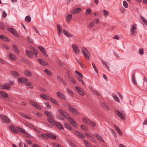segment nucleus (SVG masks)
<instances>
[{"mask_svg": "<svg viewBox=\"0 0 147 147\" xmlns=\"http://www.w3.org/2000/svg\"><path fill=\"white\" fill-rule=\"evenodd\" d=\"M66 106L68 108V110L70 112L72 113L73 114L76 115H79V113L78 110L71 107V105L69 104L66 105Z\"/></svg>", "mask_w": 147, "mask_h": 147, "instance_id": "obj_1", "label": "nucleus"}, {"mask_svg": "<svg viewBox=\"0 0 147 147\" xmlns=\"http://www.w3.org/2000/svg\"><path fill=\"white\" fill-rule=\"evenodd\" d=\"M81 51L85 57L88 60H89V57L90 55V54L89 51L86 48L83 47L81 49Z\"/></svg>", "mask_w": 147, "mask_h": 147, "instance_id": "obj_2", "label": "nucleus"}, {"mask_svg": "<svg viewBox=\"0 0 147 147\" xmlns=\"http://www.w3.org/2000/svg\"><path fill=\"white\" fill-rule=\"evenodd\" d=\"M83 120L86 124L90 125L92 127H94L96 126V124L95 122H92L88 119L86 118H83Z\"/></svg>", "mask_w": 147, "mask_h": 147, "instance_id": "obj_3", "label": "nucleus"}, {"mask_svg": "<svg viewBox=\"0 0 147 147\" xmlns=\"http://www.w3.org/2000/svg\"><path fill=\"white\" fill-rule=\"evenodd\" d=\"M58 111L59 113L64 117L68 119H71V117L69 116V115L65 111L61 109H58Z\"/></svg>", "mask_w": 147, "mask_h": 147, "instance_id": "obj_4", "label": "nucleus"}, {"mask_svg": "<svg viewBox=\"0 0 147 147\" xmlns=\"http://www.w3.org/2000/svg\"><path fill=\"white\" fill-rule=\"evenodd\" d=\"M115 112L117 115L121 119H125L123 116L125 115V114L123 111H120L118 110H116Z\"/></svg>", "mask_w": 147, "mask_h": 147, "instance_id": "obj_5", "label": "nucleus"}, {"mask_svg": "<svg viewBox=\"0 0 147 147\" xmlns=\"http://www.w3.org/2000/svg\"><path fill=\"white\" fill-rule=\"evenodd\" d=\"M72 47L74 52L76 55H78L80 53V51L78 47L76 44H73Z\"/></svg>", "mask_w": 147, "mask_h": 147, "instance_id": "obj_6", "label": "nucleus"}, {"mask_svg": "<svg viewBox=\"0 0 147 147\" xmlns=\"http://www.w3.org/2000/svg\"><path fill=\"white\" fill-rule=\"evenodd\" d=\"M30 104L32 105L33 106L36 108L40 110L41 109L40 105L38 104L36 102L33 101H31L30 102Z\"/></svg>", "mask_w": 147, "mask_h": 147, "instance_id": "obj_7", "label": "nucleus"}, {"mask_svg": "<svg viewBox=\"0 0 147 147\" xmlns=\"http://www.w3.org/2000/svg\"><path fill=\"white\" fill-rule=\"evenodd\" d=\"M75 88L78 93L81 95L83 96L85 94V93L83 90L78 86H76Z\"/></svg>", "mask_w": 147, "mask_h": 147, "instance_id": "obj_8", "label": "nucleus"}, {"mask_svg": "<svg viewBox=\"0 0 147 147\" xmlns=\"http://www.w3.org/2000/svg\"><path fill=\"white\" fill-rule=\"evenodd\" d=\"M0 117L3 121L5 123H9L10 121L9 119L7 116L1 115H0Z\"/></svg>", "mask_w": 147, "mask_h": 147, "instance_id": "obj_9", "label": "nucleus"}, {"mask_svg": "<svg viewBox=\"0 0 147 147\" xmlns=\"http://www.w3.org/2000/svg\"><path fill=\"white\" fill-rule=\"evenodd\" d=\"M74 133L77 135L79 138L84 139L85 137V136H84L81 133L77 131H74Z\"/></svg>", "mask_w": 147, "mask_h": 147, "instance_id": "obj_10", "label": "nucleus"}, {"mask_svg": "<svg viewBox=\"0 0 147 147\" xmlns=\"http://www.w3.org/2000/svg\"><path fill=\"white\" fill-rule=\"evenodd\" d=\"M94 136L96 137V138L100 141L103 142L104 141L101 136L100 135L97 133H95L94 134Z\"/></svg>", "mask_w": 147, "mask_h": 147, "instance_id": "obj_11", "label": "nucleus"}, {"mask_svg": "<svg viewBox=\"0 0 147 147\" xmlns=\"http://www.w3.org/2000/svg\"><path fill=\"white\" fill-rule=\"evenodd\" d=\"M7 30L16 36H18L17 32L13 28H9L7 29Z\"/></svg>", "mask_w": 147, "mask_h": 147, "instance_id": "obj_12", "label": "nucleus"}, {"mask_svg": "<svg viewBox=\"0 0 147 147\" xmlns=\"http://www.w3.org/2000/svg\"><path fill=\"white\" fill-rule=\"evenodd\" d=\"M47 120L52 125L55 126L56 122L55 120L52 118H48L47 119Z\"/></svg>", "mask_w": 147, "mask_h": 147, "instance_id": "obj_13", "label": "nucleus"}, {"mask_svg": "<svg viewBox=\"0 0 147 147\" xmlns=\"http://www.w3.org/2000/svg\"><path fill=\"white\" fill-rule=\"evenodd\" d=\"M63 31L65 35L69 37H71L73 36V35L69 33L68 31L65 30H63Z\"/></svg>", "mask_w": 147, "mask_h": 147, "instance_id": "obj_14", "label": "nucleus"}, {"mask_svg": "<svg viewBox=\"0 0 147 147\" xmlns=\"http://www.w3.org/2000/svg\"><path fill=\"white\" fill-rule=\"evenodd\" d=\"M18 80L19 82L20 83H24L28 81V79L24 77H21Z\"/></svg>", "mask_w": 147, "mask_h": 147, "instance_id": "obj_15", "label": "nucleus"}, {"mask_svg": "<svg viewBox=\"0 0 147 147\" xmlns=\"http://www.w3.org/2000/svg\"><path fill=\"white\" fill-rule=\"evenodd\" d=\"M9 129L11 131L14 133H17L18 131L16 127L13 125H11L9 126Z\"/></svg>", "mask_w": 147, "mask_h": 147, "instance_id": "obj_16", "label": "nucleus"}, {"mask_svg": "<svg viewBox=\"0 0 147 147\" xmlns=\"http://www.w3.org/2000/svg\"><path fill=\"white\" fill-rule=\"evenodd\" d=\"M55 126H57V127L59 129H64L63 125L61 123L59 122H56Z\"/></svg>", "mask_w": 147, "mask_h": 147, "instance_id": "obj_17", "label": "nucleus"}, {"mask_svg": "<svg viewBox=\"0 0 147 147\" xmlns=\"http://www.w3.org/2000/svg\"><path fill=\"white\" fill-rule=\"evenodd\" d=\"M83 77L84 76L82 74H81L79 75H78L77 76V78L79 81H81L82 82V85H85V83L82 79V78H83Z\"/></svg>", "mask_w": 147, "mask_h": 147, "instance_id": "obj_18", "label": "nucleus"}, {"mask_svg": "<svg viewBox=\"0 0 147 147\" xmlns=\"http://www.w3.org/2000/svg\"><path fill=\"white\" fill-rule=\"evenodd\" d=\"M80 8H77L71 11V13L73 14H75L80 12L81 10Z\"/></svg>", "mask_w": 147, "mask_h": 147, "instance_id": "obj_19", "label": "nucleus"}, {"mask_svg": "<svg viewBox=\"0 0 147 147\" xmlns=\"http://www.w3.org/2000/svg\"><path fill=\"white\" fill-rule=\"evenodd\" d=\"M24 76H32V74L31 71L28 70H26L24 72Z\"/></svg>", "mask_w": 147, "mask_h": 147, "instance_id": "obj_20", "label": "nucleus"}, {"mask_svg": "<svg viewBox=\"0 0 147 147\" xmlns=\"http://www.w3.org/2000/svg\"><path fill=\"white\" fill-rule=\"evenodd\" d=\"M69 122L72 125L74 126L75 127L77 128L78 125L76 122L74 121L71 118V119H69Z\"/></svg>", "mask_w": 147, "mask_h": 147, "instance_id": "obj_21", "label": "nucleus"}, {"mask_svg": "<svg viewBox=\"0 0 147 147\" xmlns=\"http://www.w3.org/2000/svg\"><path fill=\"white\" fill-rule=\"evenodd\" d=\"M40 97L45 100H49L50 97L45 94H41L40 95Z\"/></svg>", "mask_w": 147, "mask_h": 147, "instance_id": "obj_22", "label": "nucleus"}, {"mask_svg": "<svg viewBox=\"0 0 147 147\" xmlns=\"http://www.w3.org/2000/svg\"><path fill=\"white\" fill-rule=\"evenodd\" d=\"M57 94L58 97L61 98L62 99H65V95L59 92H57Z\"/></svg>", "mask_w": 147, "mask_h": 147, "instance_id": "obj_23", "label": "nucleus"}, {"mask_svg": "<svg viewBox=\"0 0 147 147\" xmlns=\"http://www.w3.org/2000/svg\"><path fill=\"white\" fill-rule=\"evenodd\" d=\"M137 27H136V24H134L132 26V27L131 28L130 31L131 32V34L132 35H134L135 33L134 32V30L136 29Z\"/></svg>", "mask_w": 147, "mask_h": 147, "instance_id": "obj_24", "label": "nucleus"}, {"mask_svg": "<svg viewBox=\"0 0 147 147\" xmlns=\"http://www.w3.org/2000/svg\"><path fill=\"white\" fill-rule=\"evenodd\" d=\"M45 114L49 118H51L53 117L52 113L48 111H45L44 112Z\"/></svg>", "mask_w": 147, "mask_h": 147, "instance_id": "obj_25", "label": "nucleus"}, {"mask_svg": "<svg viewBox=\"0 0 147 147\" xmlns=\"http://www.w3.org/2000/svg\"><path fill=\"white\" fill-rule=\"evenodd\" d=\"M26 53L27 56L30 58H32L33 57L32 53L30 51L26 50Z\"/></svg>", "mask_w": 147, "mask_h": 147, "instance_id": "obj_26", "label": "nucleus"}, {"mask_svg": "<svg viewBox=\"0 0 147 147\" xmlns=\"http://www.w3.org/2000/svg\"><path fill=\"white\" fill-rule=\"evenodd\" d=\"M20 114V116L25 119H31V117H30L28 115H27L26 114L24 113H21Z\"/></svg>", "mask_w": 147, "mask_h": 147, "instance_id": "obj_27", "label": "nucleus"}, {"mask_svg": "<svg viewBox=\"0 0 147 147\" xmlns=\"http://www.w3.org/2000/svg\"><path fill=\"white\" fill-rule=\"evenodd\" d=\"M0 94H1L0 97L1 98H7L8 96V95L7 93L2 91H0Z\"/></svg>", "mask_w": 147, "mask_h": 147, "instance_id": "obj_28", "label": "nucleus"}, {"mask_svg": "<svg viewBox=\"0 0 147 147\" xmlns=\"http://www.w3.org/2000/svg\"><path fill=\"white\" fill-rule=\"evenodd\" d=\"M38 60L40 63L43 66L46 65L48 64L47 62L42 59H38Z\"/></svg>", "mask_w": 147, "mask_h": 147, "instance_id": "obj_29", "label": "nucleus"}, {"mask_svg": "<svg viewBox=\"0 0 147 147\" xmlns=\"http://www.w3.org/2000/svg\"><path fill=\"white\" fill-rule=\"evenodd\" d=\"M13 50L15 51L16 53L17 54H19V51L16 46L15 45L13 44Z\"/></svg>", "mask_w": 147, "mask_h": 147, "instance_id": "obj_30", "label": "nucleus"}, {"mask_svg": "<svg viewBox=\"0 0 147 147\" xmlns=\"http://www.w3.org/2000/svg\"><path fill=\"white\" fill-rule=\"evenodd\" d=\"M57 29L58 35H60L62 33V28L60 26V25L58 24L57 25Z\"/></svg>", "mask_w": 147, "mask_h": 147, "instance_id": "obj_31", "label": "nucleus"}, {"mask_svg": "<svg viewBox=\"0 0 147 147\" xmlns=\"http://www.w3.org/2000/svg\"><path fill=\"white\" fill-rule=\"evenodd\" d=\"M114 126L117 132L121 136L122 135L123 133L122 131L119 129L116 125H114Z\"/></svg>", "mask_w": 147, "mask_h": 147, "instance_id": "obj_32", "label": "nucleus"}, {"mask_svg": "<svg viewBox=\"0 0 147 147\" xmlns=\"http://www.w3.org/2000/svg\"><path fill=\"white\" fill-rule=\"evenodd\" d=\"M0 38L6 41H9V39L7 37L3 35H0Z\"/></svg>", "mask_w": 147, "mask_h": 147, "instance_id": "obj_33", "label": "nucleus"}, {"mask_svg": "<svg viewBox=\"0 0 147 147\" xmlns=\"http://www.w3.org/2000/svg\"><path fill=\"white\" fill-rule=\"evenodd\" d=\"M64 125L66 128L69 130H72V129L70 125L68 124L67 123L64 122Z\"/></svg>", "mask_w": 147, "mask_h": 147, "instance_id": "obj_34", "label": "nucleus"}, {"mask_svg": "<svg viewBox=\"0 0 147 147\" xmlns=\"http://www.w3.org/2000/svg\"><path fill=\"white\" fill-rule=\"evenodd\" d=\"M56 137V136L54 134L51 133H49V138H51L52 139L55 140Z\"/></svg>", "mask_w": 147, "mask_h": 147, "instance_id": "obj_35", "label": "nucleus"}, {"mask_svg": "<svg viewBox=\"0 0 147 147\" xmlns=\"http://www.w3.org/2000/svg\"><path fill=\"white\" fill-rule=\"evenodd\" d=\"M41 136L45 139L48 140L49 139V133L42 134H41Z\"/></svg>", "mask_w": 147, "mask_h": 147, "instance_id": "obj_36", "label": "nucleus"}, {"mask_svg": "<svg viewBox=\"0 0 147 147\" xmlns=\"http://www.w3.org/2000/svg\"><path fill=\"white\" fill-rule=\"evenodd\" d=\"M9 56L10 58L12 60H15L16 59V57L13 54L10 53L9 54Z\"/></svg>", "mask_w": 147, "mask_h": 147, "instance_id": "obj_37", "label": "nucleus"}, {"mask_svg": "<svg viewBox=\"0 0 147 147\" xmlns=\"http://www.w3.org/2000/svg\"><path fill=\"white\" fill-rule=\"evenodd\" d=\"M66 90L67 91V92L70 94L71 96H73L74 95V93L72 91V90L69 88H67L66 89Z\"/></svg>", "mask_w": 147, "mask_h": 147, "instance_id": "obj_38", "label": "nucleus"}, {"mask_svg": "<svg viewBox=\"0 0 147 147\" xmlns=\"http://www.w3.org/2000/svg\"><path fill=\"white\" fill-rule=\"evenodd\" d=\"M26 125L29 128H31L32 129H34V126L31 123H29L28 122H27L26 124Z\"/></svg>", "mask_w": 147, "mask_h": 147, "instance_id": "obj_39", "label": "nucleus"}, {"mask_svg": "<svg viewBox=\"0 0 147 147\" xmlns=\"http://www.w3.org/2000/svg\"><path fill=\"white\" fill-rule=\"evenodd\" d=\"M102 106L104 109L106 110H109V108L108 106L105 103H103L102 104Z\"/></svg>", "mask_w": 147, "mask_h": 147, "instance_id": "obj_40", "label": "nucleus"}, {"mask_svg": "<svg viewBox=\"0 0 147 147\" xmlns=\"http://www.w3.org/2000/svg\"><path fill=\"white\" fill-rule=\"evenodd\" d=\"M12 75L15 77H18L19 76L18 73L15 71H12L11 72Z\"/></svg>", "mask_w": 147, "mask_h": 147, "instance_id": "obj_41", "label": "nucleus"}, {"mask_svg": "<svg viewBox=\"0 0 147 147\" xmlns=\"http://www.w3.org/2000/svg\"><path fill=\"white\" fill-rule=\"evenodd\" d=\"M3 89H6L7 90H9L11 89V88L10 87L9 85L5 84L3 85Z\"/></svg>", "mask_w": 147, "mask_h": 147, "instance_id": "obj_42", "label": "nucleus"}, {"mask_svg": "<svg viewBox=\"0 0 147 147\" xmlns=\"http://www.w3.org/2000/svg\"><path fill=\"white\" fill-rule=\"evenodd\" d=\"M49 99L54 104L57 105H58V106L59 105V104L57 102V101H56L54 99L51 98H50Z\"/></svg>", "mask_w": 147, "mask_h": 147, "instance_id": "obj_43", "label": "nucleus"}, {"mask_svg": "<svg viewBox=\"0 0 147 147\" xmlns=\"http://www.w3.org/2000/svg\"><path fill=\"white\" fill-rule=\"evenodd\" d=\"M81 127L84 131H88V128L87 126L84 125H81Z\"/></svg>", "mask_w": 147, "mask_h": 147, "instance_id": "obj_44", "label": "nucleus"}, {"mask_svg": "<svg viewBox=\"0 0 147 147\" xmlns=\"http://www.w3.org/2000/svg\"><path fill=\"white\" fill-rule=\"evenodd\" d=\"M113 98L116 101H117V102H120V100L119 99V98L116 95L113 94Z\"/></svg>", "mask_w": 147, "mask_h": 147, "instance_id": "obj_45", "label": "nucleus"}, {"mask_svg": "<svg viewBox=\"0 0 147 147\" xmlns=\"http://www.w3.org/2000/svg\"><path fill=\"white\" fill-rule=\"evenodd\" d=\"M94 22L91 21L88 25V27L89 28H91L94 26Z\"/></svg>", "mask_w": 147, "mask_h": 147, "instance_id": "obj_46", "label": "nucleus"}, {"mask_svg": "<svg viewBox=\"0 0 147 147\" xmlns=\"http://www.w3.org/2000/svg\"><path fill=\"white\" fill-rule=\"evenodd\" d=\"M44 71L48 75L51 76L52 74V73L49 70L47 69H45L44 70Z\"/></svg>", "mask_w": 147, "mask_h": 147, "instance_id": "obj_47", "label": "nucleus"}, {"mask_svg": "<svg viewBox=\"0 0 147 147\" xmlns=\"http://www.w3.org/2000/svg\"><path fill=\"white\" fill-rule=\"evenodd\" d=\"M17 128L20 132L21 133H25V131L22 128L18 127H17Z\"/></svg>", "mask_w": 147, "mask_h": 147, "instance_id": "obj_48", "label": "nucleus"}, {"mask_svg": "<svg viewBox=\"0 0 147 147\" xmlns=\"http://www.w3.org/2000/svg\"><path fill=\"white\" fill-rule=\"evenodd\" d=\"M92 13V11L91 9H88L86 11V15L88 14L91 15Z\"/></svg>", "mask_w": 147, "mask_h": 147, "instance_id": "obj_49", "label": "nucleus"}, {"mask_svg": "<svg viewBox=\"0 0 147 147\" xmlns=\"http://www.w3.org/2000/svg\"><path fill=\"white\" fill-rule=\"evenodd\" d=\"M84 141L86 147H91L90 144L88 141L85 140H84Z\"/></svg>", "mask_w": 147, "mask_h": 147, "instance_id": "obj_50", "label": "nucleus"}, {"mask_svg": "<svg viewBox=\"0 0 147 147\" xmlns=\"http://www.w3.org/2000/svg\"><path fill=\"white\" fill-rule=\"evenodd\" d=\"M25 20L28 22H30L31 21V17L29 16H26L25 18Z\"/></svg>", "mask_w": 147, "mask_h": 147, "instance_id": "obj_51", "label": "nucleus"}, {"mask_svg": "<svg viewBox=\"0 0 147 147\" xmlns=\"http://www.w3.org/2000/svg\"><path fill=\"white\" fill-rule=\"evenodd\" d=\"M38 48L42 53L45 52V49L42 46H39L38 47Z\"/></svg>", "mask_w": 147, "mask_h": 147, "instance_id": "obj_52", "label": "nucleus"}, {"mask_svg": "<svg viewBox=\"0 0 147 147\" xmlns=\"http://www.w3.org/2000/svg\"><path fill=\"white\" fill-rule=\"evenodd\" d=\"M25 84L26 86H29V88H33V86L31 85V83L29 82H27L25 83Z\"/></svg>", "mask_w": 147, "mask_h": 147, "instance_id": "obj_53", "label": "nucleus"}, {"mask_svg": "<svg viewBox=\"0 0 147 147\" xmlns=\"http://www.w3.org/2000/svg\"><path fill=\"white\" fill-rule=\"evenodd\" d=\"M103 14L104 16L106 17H107L109 15V13L108 11L105 9H104Z\"/></svg>", "mask_w": 147, "mask_h": 147, "instance_id": "obj_54", "label": "nucleus"}, {"mask_svg": "<svg viewBox=\"0 0 147 147\" xmlns=\"http://www.w3.org/2000/svg\"><path fill=\"white\" fill-rule=\"evenodd\" d=\"M142 19L144 22L145 25L147 26V20H146L142 16H141Z\"/></svg>", "mask_w": 147, "mask_h": 147, "instance_id": "obj_55", "label": "nucleus"}, {"mask_svg": "<svg viewBox=\"0 0 147 147\" xmlns=\"http://www.w3.org/2000/svg\"><path fill=\"white\" fill-rule=\"evenodd\" d=\"M72 15L70 14H69L67 16V20L69 21L72 18Z\"/></svg>", "mask_w": 147, "mask_h": 147, "instance_id": "obj_56", "label": "nucleus"}, {"mask_svg": "<svg viewBox=\"0 0 147 147\" xmlns=\"http://www.w3.org/2000/svg\"><path fill=\"white\" fill-rule=\"evenodd\" d=\"M32 50L34 53V54L36 56H37L38 54V51L37 50L33 48L32 49Z\"/></svg>", "mask_w": 147, "mask_h": 147, "instance_id": "obj_57", "label": "nucleus"}, {"mask_svg": "<svg viewBox=\"0 0 147 147\" xmlns=\"http://www.w3.org/2000/svg\"><path fill=\"white\" fill-rule=\"evenodd\" d=\"M123 5L124 7L126 8H127L128 7V5L127 2L126 1H124L123 2Z\"/></svg>", "mask_w": 147, "mask_h": 147, "instance_id": "obj_58", "label": "nucleus"}, {"mask_svg": "<svg viewBox=\"0 0 147 147\" xmlns=\"http://www.w3.org/2000/svg\"><path fill=\"white\" fill-rule=\"evenodd\" d=\"M92 65L93 66V67L94 68V70L95 71L96 73H97L98 72V69H97V68H96V67L95 64L92 63Z\"/></svg>", "mask_w": 147, "mask_h": 147, "instance_id": "obj_59", "label": "nucleus"}, {"mask_svg": "<svg viewBox=\"0 0 147 147\" xmlns=\"http://www.w3.org/2000/svg\"><path fill=\"white\" fill-rule=\"evenodd\" d=\"M110 129H111V131H112V134H113L114 136H115V138H116L117 137V135L116 134L115 131L112 129L110 128Z\"/></svg>", "mask_w": 147, "mask_h": 147, "instance_id": "obj_60", "label": "nucleus"}, {"mask_svg": "<svg viewBox=\"0 0 147 147\" xmlns=\"http://www.w3.org/2000/svg\"><path fill=\"white\" fill-rule=\"evenodd\" d=\"M25 133V136L26 137L29 138H31V136L28 133L25 131V133Z\"/></svg>", "mask_w": 147, "mask_h": 147, "instance_id": "obj_61", "label": "nucleus"}, {"mask_svg": "<svg viewBox=\"0 0 147 147\" xmlns=\"http://www.w3.org/2000/svg\"><path fill=\"white\" fill-rule=\"evenodd\" d=\"M69 144L72 147H76L74 144L71 141L69 142Z\"/></svg>", "mask_w": 147, "mask_h": 147, "instance_id": "obj_62", "label": "nucleus"}, {"mask_svg": "<svg viewBox=\"0 0 147 147\" xmlns=\"http://www.w3.org/2000/svg\"><path fill=\"white\" fill-rule=\"evenodd\" d=\"M57 78L58 80L61 81L62 82H63L65 81L63 80L59 76H57Z\"/></svg>", "mask_w": 147, "mask_h": 147, "instance_id": "obj_63", "label": "nucleus"}, {"mask_svg": "<svg viewBox=\"0 0 147 147\" xmlns=\"http://www.w3.org/2000/svg\"><path fill=\"white\" fill-rule=\"evenodd\" d=\"M44 104L47 107L49 108H51V106L48 102H45Z\"/></svg>", "mask_w": 147, "mask_h": 147, "instance_id": "obj_64", "label": "nucleus"}]
</instances>
